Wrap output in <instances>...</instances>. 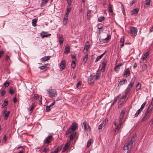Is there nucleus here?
<instances>
[{"mask_svg": "<svg viewBox=\"0 0 153 153\" xmlns=\"http://www.w3.org/2000/svg\"><path fill=\"white\" fill-rule=\"evenodd\" d=\"M77 124L73 123L71 128H69L66 132V134H68L71 133L72 131H74L77 128Z\"/></svg>", "mask_w": 153, "mask_h": 153, "instance_id": "obj_1", "label": "nucleus"}, {"mask_svg": "<svg viewBox=\"0 0 153 153\" xmlns=\"http://www.w3.org/2000/svg\"><path fill=\"white\" fill-rule=\"evenodd\" d=\"M137 136V135L136 134H134L131 138V140L129 142L128 144L126 145L129 150H131L132 148L133 143L136 140Z\"/></svg>", "mask_w": 153, "mask_h": 153, "instance_id": "obj_2", "label": "nucleus"}, {"mask_svg": "<svg viewBox=\"0 0 153 153\" xmlns=\"http://www.w3.org/2000/svg\"><path fill=\"white\" fill-rule=\"evenodd\" d=\"M135 79L134 78H133L131 79V82L128 84V87L126 90L125 93L126 94H128L132 88V87L134 84L135 81Z\"/></svg>", "mask_w": 153, "mask_h": 153, "instance_id": "obj_3", "label": "nucleus"}, {"mask_svg": "<svg viewBox=\"0 0 153 153\" xmlns=\"http://www.w3.org/2000/svg\"><path fill=\"white\" fill-rule=\"evenodd\" d=\"M47 91L48 92V94L49 95V97H55L57 95V92L55 90L49 89Z\"/></svg>", "mask_w": 153, "mask_h": 153, "instance_id": "obj_4", "label": "nucleus"}, {"mask_svg": "<svg viewBox=\"0 0 153 153\" xmlns=\"http://www.w3.org/2000/svg\"><path fill=\"white\" fill-rule=\"evenodd\" d=\"M130 33L131 35L133 36H135L137 34V29L134 27H131L130 29Z\"/></svg>", "mask_w": 153, "mask_h": 153, "instance_id": "obj_5", "label": "nucleus"}, {"mask_svg": "<svg viewBox=\"0 0 153 153\" xmlns=\"http://www.w3.org/2000/svg\"><path fill=\"white\" fill-rule=\"evenodd\" d=\"M114 124L116 127L115 129V132L117 133L120 129L122 127L123 123L122 122H119V124L118 125H117V123L116 122H115L114 123Z\"/></svg>", "mask_w": 153, "mask_h": 153, "instance_id": "obj_6", "label": "nucleus"}, {"mask_svg": "<svg viewBox=\"0 0 153 153\" xmlns=\"http://www.w3.org/2000/svg\"><path fill=\"white\" fill-rule=\"evenodd\" d=\"M82 126L84 127V130L85 131H88L89 130H90V128L88 124L86 123L85 122L82 123Z\"/></svg>", "mask_w": 153, "mask_h": 153, "instance_id": "obj_7", "label": "nucleus"}, {"mask_svg": "<svg viewBox=\"0 0 153 153\" xmlns=\"http://www.w3.org/2000/svg\"><path fill=\"white\" fill-rule=\"evenodd\" d=\"M52 138L53 136L52 135H49L44 140V143L48 144H49L51 141Z\"/></svg>", "mask_w": 153, "mask_h": 153, "instance_id": "obj_8", "label": "nucleus"}, {"mask_svg": "<svg viewBox=\"0 0 153 153\" xmlns=\"http://www.w3.org/2000/svg\"><path fill=\"white\" fill-rule=\"evenodd\" d=\"M130 73V71L129 68L126 69L123 74V76L126 78L129 75Z\"/></svg>", "mask_w": 153, "mask_h": 153, "instance_id": "obj_9", "label": "nucleus"}, {"mask_svg": "<svg viewBox=\"0 0 153 153\" xmlns=\"http://www.w3.org/2000/svg\"><path fill=\"white\" fill-rule=\"evenodd\" d=\"M125 113V111L123 110L122 111L121 113L120 114L119 117V122H122V120L123 118Z\"/></svg>", "mask_w": 153, "mask_h": 153, "instance_id": "obj_10", "label": "nucleus"}, {"mask_svg": "<svg viewBox=\"0 0 153 153\" xmlns=\"http://www.w3.org/2000/svg\"><path fill=\"white\" fill-rule=\"evenodd\" d=\"M65 63L66 62L65 60L62 61L59 66L60 68L61 69V70H63L65 68Z\"/></svg>", "mask_w": 153, "mask_h": 153, "instance_id": "obj_11", "label": "nucleus"}, {"mask_svg": "<svg viewBox=\"0 0 153 153\" xmlns=\"http://www.w3.org/2000/svg\"><path fill=\"white\" fill-rule=\"evenodd\" d=\"M4 115V119L6 120L8 118L10 114L9 111H7L6 110H4L3 112Z\"/></svg>", "mask_w": 153, "mask_h": 153, "instance_id": "obj_12", "label": "nucleus"}, {"mask_svg": "<svg viewBox=\"0 0 153 153\" xmlns=\"http://www.w3.org/2000/svg\"><path fill=\"white\" fill-rule=\"evenodd\" d=\"M40 35L42 37L44 38L49 37L51 35L50 34L48 33L47 32H43L41 33Z\"/></svg>", "mask_w": 153, "mask_h": 153, "instance_id": "obj_13", "label": "nucleus"}, {"mask_svg": "<svg viewBox=\"0 0 153 153\" xmlns=\"http://www.w3.org/2000/svg\"><path fill=\"white\" fill-rule=\"evenodd\" d=\"M123 64L121 63L115 66L114 69L116 72H118L119 71L120 67Z\"/></svg>", "mask_w": 153, "mask_h": 153, "instance_id": "obj_14", "label": "nucleus"}, {"mask_svg": "<svg viewBox=\"0 0 153 153\" xmlns=\"http://www.w3.org/2000/svg\"><path fill=\"white\" fill-rule=\"evenodd\" d=\"M70 145L69 142H67L66 144L65 145L62 149V152H64L66 150L68 149Z\"/></svg>", "mask_w": 153, "mask_h": 153, "instance_id": "obj_15", "label": "nucleus"}, {"mask_svg": "<svg viewBox=\"0 0 153 153\" xmlns=\"http://www.w3.org/2000/svg\"><path fill=\"white\" fill-rule=\"evenodd\" d=\"M94 77L95 76H91L89 80V83L91 85H93L94 84Z\"/></svg>", "mask_w": 153, "mask_h": 153, "instance_id": "obj_16", "label": "nucleus"}, {"mask_svg": "<svg viewBox=\"0 0 153 153\" xmlns=\"http://www.w3.org/2000/svg\"><path fill=\"white\" fill-rule=\"evenodd\" d=\"M50 58V56H45L41 59L40 60H42V62H45L49 59Z\"/></svg>", "mask_w": 153, "mask_h": 153, "instance_id": "obj_17", "label": "nucleus"}, {"mask_svg": "<svg viewBox=\"0 0 153 153\" xmlns=\"http://www.w3.org/2000/svg\"><path fill=\"white\" fill-rule=\"evenodd\" d=\"M70 51V47L69 45H67L65 47V51L64 53L65 54H68L69 53Z\"/></svg>", "mask_w": 153, "mask_h": 153, "instance_id": "obj_18", "label": "nucleus"}, {"mask_svg": "<svg viewBox=\"0 0 153 153\" xmlns=\"http://www.w3.org/2000/svg\"><path fill=\"white\" fill-rule=\"evenodd\" d=\"M127 82V81L125 79H122L119 82L118 85H123V84H124L125 83H126Z\"/></svg>", "mask_w": 153, "mask_h": 153, "instance_id": "obj_19", "label": "nucleus"}, {"mask_svg": "<svg viewBox=\"0 0 153 153\" xmlns=\"http://www.w3.org/2000/svg\"><path fill=\"white\" fill-rule=\"evenodd\" d=\"M106 52V51H105L103 53L101 54L100 56H97L96 58L95 62H97L98 61V60L100 59L102 57L103 55L105 54Z\"/></svg>", "mask_w": 153, "mask_h": 153, "instance_id": "obj_20", "label": "nucleus"}, {"mask_svg": "<svg viewBox=\"0 0 153 153\" xmlns=\"http://www.w3.org/2000/svg\"><path fill=\"white\" fill-rule=\"evenodd\" d=\"M101 73V71L98 70L97 71V73L95 75V79L96 80H97L99 79V78L100 77V75Z\"/></svg>", "mask_w": 153, "mask_h": 153, "instance_id": "obj_21", "label": "nucleus"}, {"mask_svg": "<svg viewBox=\"0 0 153 153\" xmlns=\"http://www.w3.org/2000/svg\"><path fill=\"white\" fill-rule=\"evenodd\" d=\"M111 39V36H110L107 34V37L104 39H103V41L104 42H107Z\"/></svg>", "mask_w": 153, "mask_h": 153, "instance_id": "obj_22", "label": "nucleus"}, {"mask_svg": "<svg viewBox=\"0 0 153 153\" xmlns=\"http://www.w3.org/2000/svg\"><path fill=\"white\" fill-rule=\"evenodd\" d=\"M49 0H42V2L40 4L41 7H43L47 3Z\"/></svg>", "mask_w": 153, "mask_h": 153, "instance_id": "obj_23", "label": "nucleus"}, {"mask_svg": "<svg viewBox=\"0 0 153 153\" xmlns=\"http://www.w3.org/2000/svg\"><path fill=\"white\" fill-rule=\"evenodd\" d=\"M149 51L147 52L144 55L143 57H142L141 59L143 61H144L146 60L147 57L149 56Z\"/></svg>", "mask_w": 153, "mask_h": 153, "instance_id": "obj_24", "label": "nucleus"}, {"mask_svg": "<svg viewBox=\"0 0 153 153\" xmlns=\"http://www.w3.org/2000/svg\"><path fill=\"white\" fill-rule=\"evenodd\" d=\"M139 11V9L138 8L134 9L131 12V14L132 15L137 14Z\"/></svg>", "mask_w": 153, "mask_h": 153, "instance_id": "obj_25", "label": "nucleus"}, {"mask_svg": "<svg viewBox=\"0 0 153 153\" xmlns=\"http://www.w3.org/2000/svg\"><path fill=\"white\" fill-rule=\"evenodd\" d=\"M35 107V105L34 103H33L31 105V108L29 110V113L30 114H31L32 113L33 110Z\"/></svg>", "mask_w": 153, "mask_h": 153, "instance_id": "obj_26", "label": "nucleus"}, {"mask_svg": "<svg viewBox=\"0 0 153 153\" xmlns=\"http://www.w3.org/2000/svg\"><path fill=\"white\" fill-rule=\"evenodd\" d=\"M106 65V62H102L101 70L103 71H105Z\"/></svg>", "mask_w": 153, "mask_h": 153, "instance_id": "obj_27", "label": "nucleus"}, {"mask_svg": "<svg viewBox=\"0 0 153 153\" xmlns=\"http://www.w3.org/2000/svg\"><path fill=\"white\" fill-rule=\"evenodd\" d=\"M152 108H150V106H149L148 107L146 113V114H148L150 116V114L152 111Z\"/></svg>", "mask_w": 153, "mask_h": 153, "instance_id": "obj_28", "label": "nucleus"}, {"mask_svg": "<svg viewBox=\"0 0 153 153\" xmlns=\"http://www.w3.org/2000/svg\"><path fill=\"white\" fill-rule=\"evenodd\" d=\"M37 19H34L32 20V25L33 26H36V22H37Z\"/></svg>", "mask_w": 153, "mask_h": 153, "instance_id": "obj_29", "label": "nucleus"}, {"mask_svg": "<svg viewBox=\"0 0 153 153\" xmlns=\"http://www.w3.org/2000/svg\"><path fill=\"white\" fill-rule=\"evenodd\" d=\"M141 87L140 83L139 82H138L136 86V88L137 91H138L140 89Z\"/></svg>", "mask_w": 153, "mask_h": 153, "instance_id": "obj_30", "label": "nucleus"}, {"mask_svg": "<svg viewBox=\"0 0 153 153\" xmlns=\"http://www.w3.org/2000/svg\"><path fill=\"white\" fill-rule=\"evenodd\" d=\"M62 149V146H59L57 148L55 149V150L54 153H57L59 151H60Z\"/></svg>", "mask_w": 153, "mask_h": 153, "instance_id": "obj_31", "label": "nucleus"}, {"mask_svg": "<svg viewBox=\"0 0 153 153\" xmlns=\"http://www.w3.org/2000/svg\"><path fill=\"white\" fill-rule=\"evenodd\" d=\"M76 66V64L75 63V60H73L71 64V66L72 67L74 68Z\"/></svg>", "mask_w": 153, "mask_h": 153, "instance_id": "obj_32", "label": "nucleus"}, {"mask_svg": "<svg viewBox=\"0 0 153 153\" xmlns=\"http://www.w3.org/2000/svg\"><path fill=\"white\" fill-rule=\"evenodd\" d=\"M149 116L148 114L145 113V115L143 117L142 120L143 121H145L148 118V117Z\"/></svg>", "mask_w": 153, "mask_h": 153, "instance_id": "obj_33", "label": "nucleus"}, {"mask_svg": "<svg viewBox=\"0 0 153 153\" xmlns=\"http://www.w3.org/2000/svg\"><path fill=\"white\" fill-rule=\"evenodd\" d=\"M76 134V133H72L70 135V139L71 140H72L74 139V137H75Z\"/></svg>", "mask_w": 153, "mask_h": 153, "instance_id": "obj_34", "label": "nucleus"}, {"mask_svg": "<svg viewBox=\"0 0 153 153\" xmlns=\"http://www.w3.org/2000/svg\"><path fill=\"white\" fill-rule=\"evenodd\" d=\"M91 141L92 140L91 139H90L88 141L87 145V148L89 147L91 145Z\"/></svg>", "mask_w": 153, "mask_h": 153, "instance_id": "obj_35", "label": "nucleus"}, {"mask_svg": "<svg viewBox=\"0 0 153 153\" xmlns=\"http://www.w3.org/2000/svg\"><path fill=\"white\" fill-rule=\"evenodd\" d=\"M39 98V97L38 95L36 94H35L34 95V97H32V99L33 100L34 99H37Z\"/></svg>", "mask_w": 153, "mask_h": 153, "instance_id": "obj_36", "label": "nucleus"}, {"mask_svg": "<svg viewBox=\"0 0 153 153\" xmlns=\"http://www.w3.org/2000/svg\"><path fill=\"white\" fill-rule=\"evenodd\" d=\"M105 18L103 16H100L98 18V21L99 22H101L104 20Z\"/></svg>", "mask_w": 153, "mask_h": 153, "instance_id": "obj_37", "label": "nucleus"}, {"mask_svg": "<svg viewBox=\"0 0 153 153\" xmlns=\"http://www.w3.org/2000/svg\"><path fill=\"white\" fill-rule=\"evenodd\" d=\"M88 54H86L83 58V61L85 63L87 61V60L88 58Z\"/></svg>", "mask_w": 153, "mask_h": 153, "instance_id": "obj_38", "label": "nucleus"}, {"mask_svg": "<svg viewBox=\"0 0 153 153\" xmlns=\"http://www.w3.org/2000/svg\"><path fill=\"white\" fill-rule=\"evenodd\" d=\"M8 101L5 100L4 102V103L2 105V107H4L5 106H7L8 105Z\"/></svg>", "mask_w": 153, "mask_h": 153, "instance_id": "obj_39", "label": "nucleus"}, {"mask_svg": "<svg viewBox=\"0 0 153 153\" xmlns=\"http://www.w3.org/2000/svg\"><path fill=\"white\" fill-rule=\"evenodd\" d=\"M108 10L109 12L112 13L113 12V10L112 9V6L110 4H109L108 6Z\"/></svg>", "mask_w": 153, "mask_h": 153, "instance_id": "obj_40", "label": "nucleus"}, {"mask_svg": "<svg viewBox=\"0 0 153 153\" xmlns=\"http://www.w3.org/2000/svg\"><path fill=\"white\" fill-rule=\"evenodd\" d=\"M127 95V94H125V95L123 96L120 99L121 101H122V103H123V102L124 101Z\"/></svg>", "mask_w": 153, "mask_h": 153, "instance_id": "obj_41", "label": "nucleus"}, {"mask_svg": "<svg viewBox=\"0 0 153 153\" xmlns=\"http://www.w3.org/2000/svg\"><path fill=\"white\" fill-rule=\"evenodd\" d=\"M63 41H64V39H63V38L62 36L60 37H59V41L60 44V45L62 44Z\"/></svg>", "mask_w": 153, "mask_h": 153, "instance_id": "obj_42", "label": "nucleus"}, {"mask_svg": "<svg viewBox=\"0 0 153 153\" xmlns=\"http://www.w3.org/2000/svg\"><path fill=\"white\" fill-rule=\"evenodd\" d=\"M141 111V110H140V109H139L138 110L135 114V117L137 116L140 113Z\"/></svg>", "mask_w": 153, "mask_h": 153, "instance_id": "obj_43", "label": "nucleus"}, {"mask_svg": "<svg viewBox=\"0 0 153 153\" xmlns=\"http://www.w3.org/2000/svg\"><path fill=\"white\" fill-rule=\"evenodd\" d=\"M9 93L11 94H12L14 93V91L11 88H10L9 89Z\"/></svg>", "mask_w": 153, "mask_h": 153, "instance_id": "obj_44", "label": "nucleus"}, {"mask_svg": "<svg viewBox=\"0 0 153 153\" xmlns=\"http://www.w3.org/2000/svg\"><path fill=\"white\" fill-rule=\"evenodd\" d=\"M123 149L124 150H126V149H127V152L130 151V150L128 148V147L126 145V146H124L123 147Z\"/></svg>", "mask_w": 153, "mask_h": 153, "instance_id": "obj_45", "label": "nucleus"}, {"mask_svg": "<svg viewBox=\"0 0 153 153\" xmlns=\"http://www.w3.org/2000/svg\"><path fill=\"white\" fill-rule=\"evenodd\" d=\"M146 102H144L141 105V108L140 109V110H141V109H143L145 105H146Z\"/></svg>", "mask_w": 153, "mask_h": 153, "instance_id": "obj_46", "label": "nucleus"}, {"mask_svg": "<svg viewBox=\"0 0 153 153\" xmlns=\"http://www.w3.org/2000/svg\"><path fill=\"white\" fill-rule=\"evenodd\" d=\"M124 37L123 36L121 37L120 40V42L123 43L124 42Z\"/></svg>", "mask_w": 153, "mask_h": 153, "instance_id": "obj_47", "label": "nucleus"}, {"mask_svg": "<svg viewBox=\"0 0 153 153\" xmlns=\"http://www.w3.org/2000/svg\"><path fill=\"white\" fill-rule=\"evenodd\" d=\"M151 0H146V5H149L150 4V1Z\"/></svg>", "mask_w": 153, "mask_h": 153, "instance_id": "obj_48", "label": "nucleus"}, {"mask_svg": "<svg viewBox=\"0 0 153 153\" xmlns=\"http://www.w3.org/2000/svg\"><path fill=\"white\" fill-rule=\"evenodd\" d=\"M49 65V64H45L44 65H43V66H44L45 68H46V69L47 70L49 68V67L48 66Z\"/></svg>", "mask_w": 153, "mask_h": 153, "instance_id": "obj_49", "label": "nucleus"}, {"mask_svg": "<svg viewBox=\"0 0 153 153\" xmlns=\"http://www.w3.org/2000/svg\"><path fill=\"white\" fill-rule=\"evenodd\" d=\"M147 68V66L146 65H144L142 66V69L143 70H145Z\"/></svg>", "mask_w": 153, "mask_h": 153, "instance_id": "obj_50", "label": "nucleus"}, {"mask_svg": "<svg viewBox=\"0 0 153 153\" xmlns=\"http://www.w3.org/2000/svg\"><path fill=\"white\" fill-rule=\"evenodd\" d=\"M10 83L9 82H6L4 83V86L6 87H8Z\"/></svg>", "mask_w": 153, "mask_h": 153, "instance_id": "obj_51", "label": "nucleus"}, {"mask_svg": "<svg viewBox=\"0 0 153 153\" xmlns=\"http://www.w3.org/2000/svg\"><path fill=\"white\" fill-rule=\"evenodd\" d=\"M39 68H40L41 70H44L45 71H46L47 70L43 66H42L41 67H39Z\"/></svg>", "mask_w": 153, "mask_h": 153, "instance_id": "obj_52", "label": "nucleus"}, {"mask_svg": "<svg viewBox=\"0 0 153 153\" xmlns=\"http://www.w3.org/2000/svg\"><path fill=\"white\" fill-rule=\"evenodd\" d=\"M68 20L65 19H63V23L64 25H65L67 24Z\"/></svg>", "mask_w": 153, "mask_h": 153, "instance_id": "obj_53", "label": "nucleus"}, {"mask_svg": "<svg viewBox=\"0 0 153 153\" xmlns=\"http://www.w3.org/2000/svg\"><path fill=\"white\" fill-rule=\"evenodd\" d=\"M5 93V91L4 90H2L1 92V96L4 95Z\"/></svg>", "mask_w": 153, "mask_h": 153, "instance_id": "obj_54", "label": "nucleus"}, {"mask_svg": "<svg viewBox=\"0 0 153 153\" xmlns=\"http://www.w3.org/2000/svg\"><path fill=\"white\" fill-rule=\"evenodd\" d=\"M71 10V7H67V12H68L70 13Z\"/></svg>", "mask_w": 153, "mask_h": 153, "instance_id": "obj_55", "label": "nucleus"}, {"mask_svg": "<svg viewBox=\"0 0 153 153\" xmlns=\"http://www.w3.org/2000/svg\"><path fill=\"white\" fill-rule=\"evenodd\" d=\"M81 84V82H79L78 83L76 84V88H78L79 86H80Z\"/></svg>", "mask_w": 153, "mask_h": 153, "instance_id": "obj_56", "label": "nucleus"}, {"mask_svg": "<svg viewBox=\"0 0 153 153\" xmlns=\"http://www.w3.org/2000/svg\"><path fill=\"white\" fill-rule=\"evenodd\" d=\"M89 45H86L85 46L84 49L86 50V51H87L89 48Z\"/></svg>", "mask_w": 153, "mask_h": 153, "instance_id": "obj_57", "label": "nucleus"}, {"mask_svg": "<svg viewBox=\"0 0 153 153\" xmlns=\"http://www.w3.org/2000/svg\"><path fill=\"white\" fill-rule=\"evenodd\" d=\"M50 107L49 106H46V109L47 111H50Z\"/></svg>", "mask_w": 153, "mask_h": 153, "instance_id": "obj_58", "label": "nucleus"}, {"mask_svg": "<svg viewBox=\"0 0 153 153\" xmlns=\"http://www.w3.org/2000/svg\"><path fill=\"white\" fill-rule=\"evenodd\" d=\"M49 149V148L48 147L45 148L43 150V152H46L47 151H48Z\"/></svg>", "mask_w": 153, "mask_h": 153, "instance_id": "obj_59", "label": "nucleus"}, {"mask_svg": "<svg viewBox=\"0 0 153 153\" xmlns=\"http://www.w3.org/2000/svg\"><path fill=\"white\" fill-rule=\"evenodd\" d=\"M13 101L14 103H16L17 102V99L16 97H13Z\"/></svg>", "mask_w": 153, "mask_h": 153, "instance_id": "obj_60", "label": "nucleus"}, {"mask_svg": "<svg viewBox=\"0 0 153 153\" xmlns=\"http://www.w3.org/2000/svg\"><path fill=\"white\" fill-rule=\"evenodd\" d=\"M67 2L69 5H70L71 4L72 1L71 0H67Z\"/></svg>", "mask_w": 153, "mask_h": 153, "instance_id": "obj_61", "label": "nucleus"}, {"mask_svg": "<svg viewBox=\"0 0 153 153\" xmlns=\"http://www.w3.org/2000/svg\"><path fill=\"white\" fill-rule=\"evenodd\" d=\"M105 123L106 121L105 120H103L101 124V125H103L104 126L105 125Z\"/></svg>", "mask_w": 153, "mask_h": 153, "instance_id": "obj_62", "label": "nucleus"}, {"mask_svg": "<svg viewBox=\"0 0 153 153\" xmlns=\"http://www.w3.org/2000/svg\"><path fill=\"white\" fill-rule=\"evenodd\" d=\"M91 12L90 10H88L87 12V16H91Z\"/></svg>", "mask_w": 153, "mask_h": 153, "instance_id": "obj_63", "label": "nucleus"}, {"mask_svg": "<svg viewBox=\"0 0 153 153\" xmlns=\"http://www.w3.org/2000/svg\"><path fill=\"white\" fill-rule=\"evenodd\" d=\"M55 101H54L51 104L49 105V106L51 107L53 106L55 104Z\"/></svg>", "mask_w": 153, "mask_h": 153, "instance_id": "obj_64", "label": "nucleus"}]
</instances>
